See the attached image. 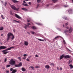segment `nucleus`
I'll return each instance as SVG.
<instances>
[{"instance_id": "ddd939ff", "label": "nucleus", "mask_w": 73, "mask_h": 73, "mask_svg": "<svg viewBox=\"0 0 73 73\" xmlns=\"http://www.w3.org/2000/svg\"><path fill=\"white\" fill-rule=\"evenodd\" d=\"M24 44H25V45H26V46H27V45H28V42L27 41H25Z\"/></svg>"}, {"instance_id": "49530a36", "label": "nucleus", "mask_w": 73, "mask_h": 73, "mask_svg": "<svg viewBox=\"0 0 73 73\" xmlns=\"http://www.w3.org/2000/svg\"><path fill=\"white\" fill-rule=\"evenodd\" d=\"M27 56V54H24L23 55L24 57H26Z\"/></svg>"}, {"instance_id": "6ab92c4d", "label": "nucleus", "mask_w": 73, "mask_h": 73, "mask_svg": "<svg viewBox=\"0 0 73 73\" xmlns=\"http://www.w3.org/2000/svg\"><path fill=\"white\" fill-rule=\"evenodd\" d=\"M63 19H64V20H68V18L65 17H64L63 18Z\"/></svg>"}, {"instance_id": "2f4dec72", "label": "nucleus", "mask_w": 73, "mask_h": 73, "mask_svg": "<svg viewBox=\"0 0 73 73\" xmlns=\"http://www.w3.org/2000/svg\"><path fill=\"white\" fill-rule=\"evenodd\" d=\"M52 1L54 3H56V2H57V0H52Z\"/></svg>"}, {"instance_id": "6e6d98bb", "label": "nucleus", "mask_w": 73, "mask_h": 73, "mask_svg": "<svg viewBox=\"0 0 73 73\" xmlns=\"http://www.w3.org/2000/svg\"><path fill=\"white\" fill-rule=\"evenodd\" d=\"M63 42L64 44H66V42H65V40H63Z\"/></svg>"}, {"instance_id": "a19ab883", "label": "nucleus", "mask_w": 73, "mask_h": 73, "mask_svg": "<svg viewBox=\"0 0 73 73\" xmlns=\"http://www.w3.org/2000/svg\"><path fill=\"white\" fill-rule=\"evenodd\" d=\"M7 58H5L4 60V62H7Z\"/></svg>"}, {"instance_id": "8fccbe9b", "label": "nucleus", "mask_w": 73, "mask_h": 73, "mask_svg": "<svg viewBox=\"0 0 73 73\" xmlns=\"http://www.w3.org/2000/svg\"><path fill=\"white\" fill-rule=\"evenodd\" d=\"M60 70H62V68L61 67H60Z\"/></svg>"}, {"instance_id": "2eb2a0df", "label": "nucleus", "mask_w": 73, "mask_h": 73, "mask_svg": "<svg viewBox=\"0 0 73 73\" xmlns=\"http://www.w3.org/2000/svg\"><path fill=\"white\" fill-rule=\"evenodd\" d=\"M18 65L19 67H20V66H22V63L21 62Z\"/></svg>"}, {"instance_id": "864d4df0", "label": "nucleus", "mask_w": 73, "mask_h": 73, "mask_svg": "<svg viewBox=\"0 0 73 73\" xmlns=\"http://www.w3.org/2000/svg\"><path fill=\"white\" fill-rule=\"evenodd\" d=\"M29 5H31V2H29Z\"/></svg>"}, {"instance_id": "20e7f679", "label": "nucleus", "mask_w": 73, "mask_h": 73, "mask_svg": "<svg viewBox=\"0 0 73 73\" xmlns=\"http://www.w3.org/2000/svg\"><path fill=\"white\" fill-rule=\"evenodd\" d=\"M7 51L6 50H5L2 51V52H3V53L4 54H7V53H9V51Z\"/></svg>"}, {"instance_id": "b1692460", "label": "nucleus", "mask_w": 73, "mask_h": 73, "mask_svg": "<svg viewBox=\"0 0 73 73\" xmlns=\"http://www.w3.org/2000/svg\"><path fill=\"white\" fill-rule=\"evenodd\" d=\"M31 33L32 34V35H34V34L35 33V32L33 31H31Z\"/></svg>"}, {"instance_id": "3c124183", "label": "nucleus", "mask_w": 73, "mask_h": 73, "mask_svg": "<svg viewBox=\"0 0 73 73\" xmlns=\"http://www.w3.org/2000/svg\"><path fill=\"white\" fill-rule=\"evenodd\" d=\"M27 25H28L27 26H29V25H31V23H28L27 24Z\"/></svg>"}, {"instance_id": "c85d7f7f", "label": "nucleus", "mask_w": 73, "mask_h": 73, "mask_svg": "<svg viewBox=\"0 0 73 73\" xmlns=\"http://www.w3.org/2000/svg\"><path fill=\"white\" fill-rule=\"evenodd\" d=\"M50 65H52V66H54V64L52 63L50 64Z\"/></svg>"}, {"instance_id": "69168bd1", "label": "nucleus", "mask_w": 73, "mask_h": 73, "mask_svg": "<svg viewBox=\"0 0 73 73\" xmlns=\"http://www.w3.org/2000/svg\"><path fill=\"white\" fill-rule=\"evenodd\" d=\"M57 69L58 70H59V68H58V67H57Z\"/></svg>"}, {"instance_id": "473e14b6", "label": "nucleus", "mask_w": 73, "mask_h": 73, "mask_svg": "<svg viewBox=\"0 0 73 73\" xmlns=\"http://www.w3.org/2000/svg\"><path fill=\"white\" fill-rule=\"evenodd\" d=\"M35 68H40L39 66H36L35 67Z\"/></svg>"}, {"instance_id": "4d7b16f0", "label": "nucleus", "mask_w": 73, "mask_h": 73, "mask_svg": "<svg viewBox=\"0 0 73 73\" xmlns=\"http://www.w3.org/2000/svg\"><path fill=\"white\" fill-rule=\"evenodd\" d=\"M35 57H38V56L37 55H36Z\"/></svg>"}, {"instance_id": "412c9836", "label": "nucleus", "mask_w": 73, "mask_h": 73, "mask_svg": "<svg viewBox=\"0 0 73 73\" xmlns=\"http://www.w3.org/2000/svg\"><path fill=\"white\" fill-rule=\"evenodd\" d=\"M7 2H5V3L3 4V5H4V7H5V6L7 5Z\"/></svg>"}, {"instance_id": "f03ea898", "label": "nucleus", "mask_w": 73, "mask_h": 73, "mask_svg": "<svg viewBox=\"0 0 73 73\" xmlns=\"http://www.w3.org/2000/svg\"><path fill=\"white\" fill-rule=\"evenodd\" d=\"M9 63L10 65H11L12 66H13L15 65V64H16V62L13 60V59H12L10 60L9 62Z\"/></svg>"}, {"instance_id": "09e8293b", "label": "nucleus", "mask_w": 73, "mask_h": 73, "mask_svg": "<svg viewBox=\"0 0 73 73\" xmlns=\"http://www.w3.org/2000/svg\"><path fill=\"white\" fill-rule=\"evenodd\" d=\"M26 60L27 61H29V60L28 58H27Z\"/></svg>"}, {"instance_id": "a18cd8bd", "label": "nucleus", "mask_w": 73, "mask_h": 73, "mask_svg": "<svg viewBox=\"0 0 73 73\" xmlns=\"http://www.w3.org/2000/svg\"><path fill=\"white\" fill-rule=\"evenodd\" d=\"M13 70H14L13 69V68H11L10 69V71H11V72H12V71H13Z\"/></svg>"}, {"instance_id": "393cba45", "label": "nucleus", "mask_w": 73, "mask_h": 73, "mask_svg": "<svg viewBox=\"0 0 73 73\" xmlns=\"http://www.w3.org/2000/svg\"><path fill=\"white\" fill-rule=\"evenodd\" d=\"M23 5H24V6H28V4L26 3V4H24L23 3Z\"/></svg>"}, {"instance_id": "5fc2aeb1", "label": "nucleus", "mask_w": 73, "mask_h": 73, "mask_svg": "<svg viewBox=\"0 0 73 73\" xmlns=\"http://www.w3.org/2000/svg\"><path fill=\"white\" fill-rule=\"evenodd\" d=\"M64 7H68V5H64Z\"/></svg>"}, {"instance_id": "9d476101", "label": "nucleus", "mask_w": 73, "mask_h": 73, "mask_svg": "<svg viewBox=\"0 0 73 73\" xmlns=\"http://www.w3.org/2000/svg\"><path fill=\"white\" fill-rule=\"evenodd\" d=\"M12 48H14V47H11L10 48H8L7 49H6V50H11Z\"/></svg>"}, {"instance_id": "423d86ee", "label": "nucleus", "mask_w": 73, "mask_h": 73, "mask_svg": "<svg viewBox=\"0 0 73 73\" xmlns=\"http://www.w3.org/2000/svg\"><path fill=\"white\" fill-rule=\"evenodd\" d=\"M6 48H7V47L4 46H0V50L1 49H5Z\"/></svg>"}, {"instance_id": "e2e57ef3", "label": "nucleus", "mask_w": 73, "mask_h": 73, "mask_svg": "<svg viewBox=\"0 0 73 73\" xmlns=\"http://www.w3.org/2000/svg\"><path fill=\"white\" fill-rule=\"evenodd\" d=\"M1 36H3V34H1Z\"/></svg>"}, {"instance_id": "79ce46f5", "label": "nucleus", "mask_w": 73, "mask_h": 73, "mask_svg": "<svg viewBox=\"0 0 73 73\" xmlns=\"http://www.w3.org/2000/svg\"><path fill=\"white\" fill-rule=\"evenodd\" d=\"M58 37H59L58 36H56V37L54 38V39H56V40H57V38H58Z\"/></svg>"}, {"instance_id": "72a5a7b5", "label": "nucleus", "mask_w": 73, "mask_h": 73, "mask_svg": "<svg viewBox=\"0 0 73 73\" xmlns=\"http://www.w3.org/2000/svg\"><path fill=\"white\" fill-rule=\"evenodd\" d=\"M18 59L19 60V61H21V57L18 58Z\"/></svg>"}, {"instance_id": "f8f14e48", "label": "nucleus", "mask_w": 73, "mask_h": 73, "mask_svg": "<svg viewBox=\"0 0 73 73\" xmlns=\"http://www.w3.org/2000/svg\"><path fill=\"white\" fill-rule=\"evenodd\" d=\"M49 66L48 65H46V66H45V68H46L47 70L48 69H49L50 68Z\"/></svg>"}, {"instance_id": "bf43d9fd", "label": "nucleus", "mask_w": 73, "mask_h": 73, "mask_svg": "<svg viewBox=\"0 0 73 73\" xmlns=\"http://www.w3.org/2000/svg\"><path fill=\"white\" fill-rule=\"evenodd\" d=\"M15 31H16V30L15 29H14L13 30V31L14 32H15Z\"/></svg>"}, {"instance_id": "c9c22d12", "label": "nucleus", "mask_w": 73, "mask_h": 73, "mask_svg": "<svg viewBox=\"0 0 73 73\" xmlns=\"http://www.w3.org/2000/svg\"><path fill=\"white\" fill-rule=\"evenodd\" d=\"M72 10L71 9H70L68 10V12H72Z\"/></svg>"}, {"instance_id": "338daca9", "label": "nucleus", "mask_w": 73, "mask_h": 73, "mask_svg": "<svg viewBox=\"0 0 73 73\" xmlns=\"http://www.w3.org/2000/svg\"><path fill=\"white\" fill-rule=\"evenodd\" d=\"M63 27H65L64 25H63Z\"/></svg>"}, {"instance_id": "4468645a", "label": "nucleus", "mask_w": 73, "mask_h": 73, "mask_svg": "<svg viewBox=\"0 0 73 73\" xmlns=\"http://www.w3.org/2000/svg\"><path fill=\"white\" fill-rule=\"evenodd\" d=\"M12 1L13 3H18V1L16 0H12Z\"/></svg>"}, {"instance_id": "0eeeda50", "label": "nucleus", "mask_w": 73, "mask_h": 73, "mask_svg": "<svg viewBox=\"0 0 73 73\" xmlns=\"http://www.w3.org/2000/svg\"><path fill=\"white\" fill-rule=\"evenodd\" d=\"M64 58H70V56H69V55H66L65 56H64Z\"/></svg>"}, {"instance_id": "f3484780", "label": "nucleus", "mask_w": 73, "mask_h": 73, "mask_svg": "<svg viewBox=\"0 0 73 73\" xmlns=\"http://www.w3.org/2000/svg\"><path fill=\"white\" fill-rule=\"evenodd\" d=\"M22 70L23 72H25V71H26V69L24 68H22Z\"/></svg>"}, {"instance_id": "7c9ffc66", "label": "nucleus", "mask_w": 73, "mask_h": 73, "mask_svg": "<svg viewBox=\"0 0 73 73\" xmlns=\"http://www.w3.org/2000/svg\"><path fill=\"white\" fill-rule=\"evenodd\" d=\"M37 3H40L41 1V0H37Z\"/></svg>"}, {"instance_id": "052dcab7", "label": "nucleus", "mask_w": 73, "mask_h": 73, "mask_svg": "<svg viewBox=\"0 0 73 73\" xmlns=\"http://www.w3.org/2000/svg\"><path fill=\"white\" fill-rule=\"evenodd\" d=\"M16 22H17V23H20V22H19V21H16Z\"/></svg>"}, {"instance_id": "aec40b11", "label": "nucleus", "mask_w": 73, "mask_h": 73, "mask_svg": "<svg viewBox=\"0 0 73 73\" xmlns=\"http://www.w3.org/2000/svg\"><path fill=\"white\" fill-rule=\"evenodd\" d=\"M32 28L33 29H37V28L33 26L32 27Z\"/></svg>"}, {"instance_id": "58836bf2", "label": "nucleus", "mask_w": 73, "mask_h": 73, "mask_svg": "<svg viewBox=\"0 0 73 73\" xmlns=\"http://www.w3.org/2000/svg\"><path fill=\"white\" fill-rule=\"evenodd\" d=\"M1 17L3 19H5V18L3 17V15H1Z\"/></svg>"}, {"instance_id": "c03bdc74", "label": "nucleus", "mask_w": 73, "mask_h": 73, "mask_svg": "<svg viewBox=\"0 0 73 73\" xmlns=\"http://www.w3.org/2000/svg\"><path fill=\"white\" fill-rule=\"evenodd\" d=\"M31 21V20H30V19H27V21L28 22H29V21Z\"/></svg>"}, {"instance_id": "1a4fd4ad", "label": "nucleus", "mask_w": 73, "mask_h": 73, "mask_svg": "<svg viewBox=\"0 0 73 73\" xmlns=\"http://www.w3.org/2000/svg\"><path fill=\"white\" fill-rule=\"evenodd\" d=\"M15 16L17 18V19H21L20 17L17 15V14H15Z\"/></svg>"}, {"instance_id": "e433bc0d", "label": "nucleus", "mask_w": 73, "mask_h": 73, "mask_svg": "<svg viewBox=\"0 0 73 73\" xmlns=\"http://www.w3.org/2000/svg\"><path fill=\"white\" fill-rule=\"evenodd\" d=\"M11 66V65H8L6 66L7 68H9V67H10Z\"/></svg>"}, {"instance_id": "c756f323", "label": "nucleus", "mask_w": 73, "mask_h": 73, "mask_svg": "<svg viewBox=\"0 0 73 73\" xmlns=\"http://www.w3.org/2000/svg\"><path fill=\"white\" fill-rule=\"evenodd\" d=\"M72 60H69V62H68V64H70L71 63H72Z\"/></svg>"}, {"instance_id": "6e6552de", "label": "nucleus", "mask_w": 73, "mask_h": 73, "mask_svg": "<svg viewBox=\"0 0 73 73\" xmlns=\"http://www.w3.org/2000/svg\"><path fill=\"white\" fill-rule=\"evenodd\" d=\"M65 55L64 54H63L60 57V60H61L64 57Z\"/></svg>"}, {"instance_id": "13d9d810", "label": "nucleus", "mask_w": 73, "mask_h": 73, "mask_svg": "<svg viewBox=\"0 0 73 73\" xmlns=\"http://www.w3.org/2000/svg\"><path fill=\"white\" fill-rule=\"evenodd\" d=\"M2 68L3 69H5V68L4 67H3Z\"/></svg>"}, {"instance_id": "7ed1b4c3", "label": "nucleus", "mask_w": 73, "mask_h": 73, "mask_svg": "<svg viewBox=\"0 0 73 73\" xmlns=\"http://www.w3.org/2000/svg\"><path fill=\"white\" fill-rule=\"evenodd\" d=\"M10 7L13 9V10H14L15 11H19V9H20L19 7L17 8L14 5H11L10 6Z\"/></svg>"}, {"instance_id": "dca6fc26", "label": "nucleus", "mask_w": 73, "mask_h": 73, "mask_svg": "<svg viewBox=\"0 0 73 73\" xmlns=\"http://www.w3.org/2000/svg\"><path fill=\"white\" fill-rule=\"evenodd\" d=\"M21 9L23 10V11H28V10L25 8H22Z\"/></svg>"}, {"instance_id": "9b49d317", "label": "nucleus", "mask_w": 73, "mask_h": 73, "mask_svg": "<svg viewBox=\"0 0 73 73\" xmlns=\"http://www.w3.org/2000/svg\"><path fill=\"white\" fill-rule=\"evenodd\" d=\"M17 72V70L16 69H14L13 70V71L11 72V73H15Z\"/></svg>"}, {"instance_id": "a211bd4d", "label": "nucleus", "mask_w": 73, "mask_h": 73, "mask_svg": "<svg viewBox=\"0 0 73 73\" xmlns=\"http://www.w3.org/2000/svg\"><path fill=\"white\" fill-rule=\"evenodd\" d=\"M69 66L70 67V69H72V68H73V66L72 64L69 65Z\"/></svg>"}, {"instance_id": "0e129e2a", "label": "nucleus", "mask_w": 73, "mask_h": 73, "mask_svg": "<svg viewBox=\"0 0 73 73\" xmlns=\"http://www.w3.org/2000/svg\"><path fill=\"white\" fill-rule=\"evenodd\" d=\"M26 57H24L23 58V59H24V60H25V59H26Z\"/></svg>"}, {"instance_id": "bb28decb", "label": "nucleus", "mask_w": 73, "mask_h": 73, "mask_svg": "<svg viewBox=\"0 0 73 73\" xmlns=\"http://www.w3.org/2000/svg\"><path fill=\"white\" fill-rule=\"evenodd\" d=\"M68 30H66L64 31V33H66V32H68Z\"/></svg>"}, {"instance_id": "ea45409f", "label": "nucleus", "mask_w": 73, "mask_h": 73, "mask_svg": "<svg viewBox=\"0 0 73 73\" xmlns=\"http://www.w3.org/2000/svg\"><path fill=\"white\" fill-rule=\"evenodd\" d=\"M6 73H9V70H6Z\"/></svg>"}, {"instance_id": "680f3d73", "label": "nucleus", "mask_w": 73, "mask_h": 73, "mask_svg": "<svg viewBox=\"0 0 73 73\" xmlns=\"http://www.w3.org/2000/svg\"><path fill=\"white\" fill-rule=\"evenodd\" d=\"M66 29H69V27H66Z\"/></svg>"}, {"instance_id": "5701e85b", "label": "nucleus", "mask_w": 73, "mask_h": 73, "mask_svg": "<svg viewBox=\"0 0 73 73\" xmlns=\"http://www.w3.org/2000/svg\"><path fill=\"white\" fill-rule=\"evenodd\" d=\"M29 68H31L33 70H34V69H35V67L33 66H30L29 67Z\"/></svg>"}, {"instance_id": "f257e3e1", "label": "nucleus", "mask_w": 73, "mask_h": 73, "mask_svg": "<svg viewBox=\"0 0 73 73\" xmlns=\"http://www.w3.org/2000/svg\"><path fill=\"white\" fill-rule=\"evenodd\" d=\"M11 36H12V37L11 38ZM10 38H11V40H13L14 38H15V36L13 35V34H12V33H9L7 34V41H9V39H10Z\"/></svg>"}, {"instance_id": "4be33fe9", "label": "nucleus", "mask_w": 73, "mask_h": 73, "mask_svg": "<svg viewBox=\"0 0 73 73\" xmlns=\"http://www.w3.org/2000/svg\"><path fill=\"white\" fill-rule=\"evenodd\" d=\"M38 40H39L40 41H44V40H42L38 38Z\"/></svg>"}, {"instance_id": "37998d69", "label": "nucleus", "mask_w": 73, "mask_h": 73, "mask_svg": "<svg viewBox=\"0 0 73 73\" xmlns=\"http://www.w3.org/2000/svg\"><path fill=\"white\" fill-rule=\"evenodd\" d=\"M16 21H17L16 20H13V23H16Z\"/></svg>"}, {"instance_id": "de8ad7c7", "label": "nucleus", "mask_w": 73, "mask_h": 73, "mask_svg": "<svg viewBox=\"0 0 73 73\" xmlns=\"http://www.w3.org/2000/svg\"><path fill=\"white\" fill-rule=\"evenodd\" d=\"M25 3H26V2L25 1V0H24V1H23V4H25Z\"/></svg>"}, {"instance_id": "603ef678", "label": "nucleus", "mask_w": 73, "mask_h": 73, "mask_svg": "<svg viewBox=\"0 0 73 73\" xmlns=\"http://www.w3.org/2000/svg\"><path fill=\"white\" fill-rule=\"evenodd\" d=\"M68 24H69V23H66V25H68Z\"/></svg>"}, {"instance_id": "39448f33", "label": "nucleus", "mask_w": 73, "mask_h": 73, "mask_svg": "<svg viewBox=\"0 0 73 73\" xmlns=\"http://www.w3.org/2000/svg\"><path fill=\"white\" fill-rule=\"evenodd\" d=\"M72 30H73V28H72V27H70L68 31L69 33H72Z\"/></svg>"}, {"instance_id": "cd10ccee", "label": "nucleus", "mask_w": 73, "mask_h": 73, "mask_svg": "<svg viewBox=\"0 0 73 73\" xmlns=\"http://www.w3.org/2000/svg\"><path fill=\"white\" fill-rule=\"evenodd\" d=\"M15 68H18V67H19L18 64H16L15 65Z\"/></svg>"}, {"instance_id": "f704fd0d", "label": "nucleus", "mask_w": 73, "mask_h": 73, "mask_svg": "<svg viewBox=\"0 0 73 73\" xmlns=\"http://www.w3.org/2000/svg\"><path fill=\"white\" fill-rule=\"evenodd\" d=\"M3 29H4L3 27H1V28L0 29V31H3Z\"/></svg>"}, {"instance_id": "774afa93", "label": "nucleus", "mask_w": 73, "mask_h": 73, "mask_svg": "<svg viewBox=\"0 0 73 73\" xmlns=\"http://www.w3.org/2000/svg\"><path fill=\"white\" fill-rule=\"evenodd\" d=\"M72 3H73V0H72Z\"/></svg>"}, {"instance_id": "4c0bfd02", "label": "nucleus", "mask_w": 73, "mask_h": 73, "mask_svg": "<svg viewBox=\"0 0 73 73\" xmlns=\"http://www.w3.org/2000/svg\"><path fill=\"white\" fill-rule=\"evenodd\" d=\"M36 24L38 25H42V24L40 23H37Z\"/></svg>"}, {"instance_id": "a878e982", "label": "nucleus", "mask_w": 73, "mask_h": 73, "mask_svg": "<svg viewBox=\"0 0 73 73\" xmlns=\"http://www.w3.org/2000/svg\"><path fill=\"white\" fill-rule=\"evenodd\" d=\"M28 27V26L26 25H25V26L24 28L25 29H27V28Z\"/></svg>"}]
</instances>
